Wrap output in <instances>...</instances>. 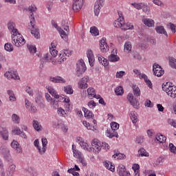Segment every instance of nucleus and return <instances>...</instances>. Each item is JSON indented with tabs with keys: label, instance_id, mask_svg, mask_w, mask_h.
<instances>
[{
	"label": "nucleus",
	"instance_id": "obj_1",
	"mask_svg": "<svg viewBox=\"0 0 176 176\" xmlns=\"http://www.w3.org/2000/svg\"><path fill=\"white\" fill-rule=\"evenodd\" d=\"M37 9L38 8H36V6H35V5L30 6L28 7V10L29 12H30V25L32 28V30H30L31 34L32 35H34V38H36V39H39V38H41V34H39V29L35 28V17L34 16L33 12H36Z\"/></svg>",
	"mask_w": 176,
	"mask_h": 176
},
{
	"label": "nucleus",
	"instance_id": "obj_2",
	"mask_svg": "<svg viewBox=\"0 0 176 176\" xmlns=\"http://www.w3.org/2000/svg\"><path fill=\"white\" fill-rule=\"evenodd\" d=\"M76 76L78 78L80 77V75L85 74L87 68L86 67V65L85 64V60L83 59H80L76 64Z\"/></svg>",
	"mask_w": 176,
	"mask_h": 176
},
{
	"label": "nucleus",
	"instance_id": "obj_3",
	"mask_svg": "<svg viewBox=\"0 0 176 176\" xmlns=\"http://www.w3.org/2000/svg\"><path fill=\"white\" fill-rule=\"evenodd\" d=\"M0 153L3 155L5 160H7L9 163H13L12 155H10V151L6 146H1L0 147Z\"/></svg>",
	"mask_w": 176,
	"mask_h": 176
},
{
	"label": "nucleus",
	"instance_id": "obj_4",
	"mask_svg": "<svg viewBox=\"0 0 176 176\" xmlns=\"http://www.w3.org/2000/svg\"><path fill=\"white\" fill-rule=\"evenodd\" d=\"M91 146L93 148L94 151H96V152H100V151H101V148H104V149H107L108 151H109V144L105 143V142H102V146H100V144H98V140L97 139H94L92 142H91Z\"/></svg>",
	"mask_w": 176,
	"mask_h": 176
},
{
	"label": "nucleus",
	"instance_id": "obj_5",
	"mask_svg": "<svg viewBox=\"0 0 176 176\" xmlns=\"http://www.w3.org/2000/svg\"><path fill=\"white\" fill-rule=\"evenodd\" d=\"M153 72L155 76H157L158 78H160V76H162V75H164V70H163V68L162 67V66H160L157 63L153 64Z\"/></svg>",
	"mask_w": 176,
	"mask_h": 176
},
{
	"label": "nucleus",
	"instance_id": "obj_6",
	"mask_svg": "<svg viewBox=\"0 0 176 176\" xmlns=\"http://www.w3.org/2000/svg\"><path fill=\"white\" fill-rule=\"evenodd\" d=\"M51 45L52 46V50L50 49V53H47L45 54V58L47 60V61H52V57H57V54L58 53V51L54 50V48H56V46L53 45V43H52Z\"/></svg>",
	"mask_w": 176,
	"mask_h": 176
},
{
	"label": "nucleus",
	"instance_id": "obj_7",
	"mask_svg": "<svg viewBox=\"0 0 176 176\" xmlns=\"http://www.w3.org/2000/svg\"><path fill=\"white\" fill-rule=\"evenodd\" d=\"M104 2H105V0H97L96 1L94 7L95 16H98V14H100V12H101V8L104 6Z\"/></svg>",
	"mask_w": 176,
	"mask_h": 176
},
{
	"label": "nucleus",
	"instance_id": "obj_8",
	"mask_svg": "<svg viewBox=\"0 0 176 176\" xmlns=\"http://www.w3.org/2000/svg\"><path fill=\"white\" fill-rule=\"evenodd\" d=\"M127 100L132 107H134L136 109H138V107H140V102H138V100H137V98H135L133 94H128Z\"/></svg>",
	"mask_w": 176,
	"mask_h": 176
},
{
	"label": "nucleus",
	"instance_id": "obj_9",
	"mask_svg": "<svg viewBox=\"0 0 176 176\" xmlns=\"http://www.w3.org/2000/svg\"><path fill=\"white\" fill-rule=\"evenodd\" d=\"M12 43L16 47H20V46H23L25 45V39L23 37H19L18 36H13L12 37Z\"/></svg>",
	"mask_w": 176,
	"mask_h": 176
},
{
	"label": "nucleus",
	"instance_id": "obj_10",
	"mask_svg": "<svg viewBox=\"0 0 176 176\" xmlns=\"http://www.w3.org/2000/svg\"><path fill=\"white\" fill-rule=\"evenodd\" d=\"M14 171H16V165L11 164L7 168L6 173H5V171H1V176H13V173H14Z\"/></svg>",
	"mask_w": 176,
	"mask_h": 176
},
{
	"label": "nucleus",
	"instance_id": "obj_11",
	"mask_svg": "<svg viewBox=\"0 0 176 176\" xmlns=\"http://www.w3.org/2000/svg\"><path fill=\"white\" fill-rule=\"evenodd\" d=\"M100 49L102 53H107L109 51V46L107 43V38H102L100 41Z\"/></svg>",
	"mask_w": 176,
	"mask_h": 176
},
{
	"label": "nucleus",
	"instance_id": "obj_12",
	"mask_svg": "<svg viewBox=\"0 0 176 176\" xmlns=\"http://www.w3.org/2000/svg\"><path fill=\"white\" fill-rule=\"evenodd\" d=\"M0 136L5 141H8V140H9V131H8V128L5 126H0Z\"/></svg>",
	"mask_w": 176,
	"mask_h": 176
},
{
	"label": "nucleus",
	"instance_id": "obj_13",
	"mask_svg": "<svg viewBox=\"0 0 176 176\" xmlns=\"http://www.w3.org/2000/svg\"><path fill=\"white\" fill-rule=\"evenodd\" d=\"M116 54H118V50H113L111 54L108 57L109 61H111V63H116L117 61H119L120 58H119Z\"/></svg>",
	"mask_w": 176,
	"mask_h": 176
},
{
	"label": "nucleus",
	"instance_id": "obj_14",
	"mask_svg": "<svg viewBox=\"0 0 176 176\" xmlns=\"http://www.w3.org/2000/svg\"><path fill=\"white\" fill-rule=\"evenodd\" d=\"M11 146L16 151V153H23V148L17 141L13 140L11 143Z\"/></svg>",
	"mask_w": 176,
	"mask_h": 176
},
{
	"label": "nucleus",
	"instance_id": "obj_15",
	"mask_svg": "<svg viewBox=\"0 0 176 176\" xmlns=\"http://www.w3.org/2000/svg\"><path fill=\"white\" fill-rule=\"evenodd\" d=\"M168 91L166 94L168 96H170L172 98H175L176 97V87L173 85V83L170 84V86H168Z\"/></svg>",
	"mask_w": 176,
	"mask_h": 176
},
{
	"label": "nucleus",
	"instance_id": "obj_16",
	"mask_svg": "<svg viewBox=\"0 0 176 176\" xmlns=\"http://www.w3.org/2000/svg\"><path fill=\"white\" fill-rule=\"evenodd\" d=\"M89 82V77H84L78 82L80 89H87L89 85H87Z\"/></svg>",
	"mask_w": 176,
	"mask_h": 176
},
{
	"label": "nucleus",
	"instance_id": "obj_17",
	"mask_svg": "<svg viewBox=\"0 0 176 176\" xmlns=\"http://www.w3.org/2000/svg\"><path fill=\"white\" fill-rule=\"evenodd\" d=\"M118 174L120 176H130V172L126 170V166L124 165L118 166Z\"/></svg>",
	"mask_w": 176,
	"mask_h": 176
},
{
	"label": "nucleus",
	"instance_id": "obj_18",
	"mask_svg": "<svg viewBox=\"0 0 176 176\" xmlns=\"http://www.w3.org/2000/svg\"><path fill=\"white\" fill-rule=\"evenodd\" d=\"M87 58L89 60V65L91 67L94 66V55L93 54V51L91 50L87 52Z\"/></svg>",
	"mask_w": 176,
	"mask_h": 176
},
{
	"label": "nucleus",
	"instance_id": "obj_19",
	"mask_svg": "<svg viewBox=\"0 0 176 176\" xmlns=\"http://www.w3.org/2000/svg\"><path fill=\"white\" fill-rule=\"evenodd\" d=\"M155 31L157 34L165 35V36H166V38H168V34H167L166 29H164V27H163L162 25L156 26Z\"/></svg>",
	"mask_w": 176,
	"mask_h": 176
},
{
	"label": "nucleus",
	"instance_id": "obj_20",
	"mask_svg": "<svg viewBox=\"0 0 176 176\" xmlns=\"http://www.w3.org/2000/svg\"><path fill=\"white\" fill-rule=\"evenodd\" d=\"M83 6V0L82 1L74 2L72 6V9L74 12H79L80 9H82Z\"/></svg>",
	"mask_w": 176,
	"mask_h": 176
},
{
	"label": "nucleus",
	"instance_id": "obj_21",
	"mask_svg": "<svg viewBox=\"0 0 176 176\" xmlns=\"http://www.w3.org/2000/svg\"><path fill=\"white\" fill-rule=\"evenodd\" d=\"M82 111L85 113V117L87 118V119H94V114L93 112L85 107H82Z\"/></svg>",
	"mask_w": 176,
	"mask_h": 176
},
{
	"label": "nucleus",
	"instance_id": "obj_22",
	"mask_svg": "<svg viewBox=\"0 0 176 176\" xmlns=\"http://www.w3.org/2000/svg\"><path fill=\"white\" fill-rule=\"evenodd\" d=\"M47 89L50 94H51L52 97H54V98H56V100H58V98H60V95L57 94V92L56 91V90L54 89L53 87H48Z\"/></svg>",
	"mask_w": 176,
	"mask_h": 176
},
{
	"label": "nucleus",
	"instance_id": "obj_23",
	"mask_svg": "<svg viewBox=\"0 0 176 176\" xmlns=\"http://www.w3.org/2000/svg\"><path fill=\"white\" fill-rule=\"evenodd\" d=\"M50 82H54V83H65V80H64L62 77L56 76L50 78Z\"/></svg>",
	"mask_w": 176,
	"mask_h": 176
},
{
	"label": "nucleus",
	"instance_id": "obj_24",
	"mask_svg": "<svg viewBox=\"0 0 176 176\" xmlns=\"http://www.w3.org/2000/svg\"><path fill=\"white\" fill-rule=\"evenodd\" d=\"M79 145H80L81 148L85 151H87L88 152H91V147H89V144L85 142L84 140H81L79 142Z\"/></svg>",
	"mask_w": 176,
	"mask_h": 176
},
{
	"label": "nucleus",
	"instance_id": "obj_25",
	"mask_svg": "<svg viewBox=\"0 0 176 176\" xmlns=\"http://www.w3.org/2000/svg\"><path fill=\"white\" fill-rule=\"evenodd\" d=\"M25 105H26V108L28 109V108H31V112H33L34 113H36L38 112V110L36 109V107L35 106H32L31 103H30V101L28 100H25Z\"/></svg>",
	"mask_w": 176,
	"mask_h": 176
},
{
	"label": "nucleus",
	"instance_id": "obj_26",
	"mask_svg": "<svg viewBox=\"0 0 176 176\" xmlns=\"http://www.w3.org/2000/svg\"><path fill=\"white\" fill-rule=\"evenodd\" d=\"M41 142L43 144V148H41V152H40V155H44L45 152H46V148H47V139L42 138Z\"/></svg>",
	"mask_w": 176,
	"mask_h": 176
},
{
	"label": "nucleus",
	"instance_id": "obj_27",
	"mask_svg": "<svg viewBox=\"0 0 176 176\" xmlns=\"http://www.w3.org/2000/svg\"><path fill=\"white\" fill-rule=\"evenodd\" d=\"M57 31H58L62 39L65 41H68V34L67 32L62 30L61 28H58Z\"/></svg>",
	"mask_w": 176,
	"mask_h": 176
},
{
	"label": "nucleus",
	"instance_id": "obj_28",
	"mask_svg": "<svg viewBox=\"0 0 176 176\" xmlns=\"http://www.w3.org/2000/svg\"><path fill=\"white\" fill-rule=\"evenodd\" d=\"M133 94L135 97H140L141 96V90L140 89V87H137V85H133Z\"/></svg>",
	"mask_w": 176,
	"mask_h": 176
},
{
	"label": "nucleus",
	"instance_id": "obj_29",
	"mask_svg": "<svg viewBox=\"0 0 176 176\" xmlns=\"http://www.w3.org/2000/svg\"><path fill=\"white\" fill-rule=\"evenodd\" d=\"M88 96L90 100H93L96 97V89L94 88L89 87L87 90Z\"/></svg>",
	"mask_w": 176,
	"mask_h": 176
},
{
	"label": "nucleus",
	"instance_id": "obj_30",
	"mask_svg": "<svg viewBox=\"0 0 176 176\" xmlns=\"http://www.w3.org/2000/svg\"><path fill=\"white\" fill-rule=\"evenodd\" d=\"M104 166L106 167V168H107L112 173H113V171H115V165L113 164H112V162H104Z\"/></svg>",
	"mask_w": 176,
	"mask_h": 176
},
{
	"label": "nucleus",
	"instance_id": "obj_31",
	"mask_svg": "<svg viewBox=\"0 0 176 176\" xmlns=\"http://www.w3.org/2000/svg\"><path fill=\"white\" fill-rule=\"evenodd\" d=\"M98 60L100 64L104 65V67H108V65H109V62H108V60L102 57V56H98Z\"/></svg>",
	"mask_w": 176,
	"mask_h": 176
},
{
	"label": "nucleus",
	"instance_id": "obj_32",
	"mask_svg": "<svg viewBox=\"0 0 176 176\" xmlns=\"http://www.w3.org/2000/svg\"><path fill=\"white\" fill-rule=\"evenodd\" d=\"M122 30L123 31H127V30H134V25L129 22H127L126 24L123 23Z\"/></svg>",
	"mask_w": 176,
	"mask_h": 176
},
{
	"label": "nucleus",
	"instance_id": "obj_33",
	"mask_svg": "<svg viewBox=\"0 0 176 176\" xmlns=\"http://www.w3.org/2000/svg\"><path fill=\"white\" fill-rule=\"evenodd\" d=\"M129 116H130V118L132 120V123H133V124H135L138 119L137 113L135 111H131Z\"/></svg>",
	"mask_w": 176,
	"mask_h": 176
},
{
	"label": "nucleus",
	"instance_id": "obj_34",
	"mask_svg": "<svg viewBox=\"0 0 176 176\" xmlns=\"http://www.w3.org/2000/svg\"><path fill=\"white\" fill-rule=\"evenodd\" d=\"M32 124L36 131H41L42 130V126L37 120H34Z\"/></svg>",
	"mask_w": 176,
	"mask_h": 176
},
{
	"label": "nucleus",
	"instance_id": "obj_35",
	"mask_svg": "<svg viewBox=\"0 0 176 176\" xmlns=\"http://www.w3.org/2000/svg\"><path fill=\"white\" fill-rule=\"evenodd\" d=\"M169 60V65L171 67V68H175L176 69V59L175 58L170 56L168 58Z\"/></svg>",
	"mask_w": 176,
	"mask_h": 176
},
{
	"label": "nucleus",
	"instance_id": "obj_36",
	"mask_svg": "<svg viewBox=\"0 0 176 176\" xmlns=\"http://www.w3.org/2000/svg\"><path fill=\"white\" fill-rule=\"evenodd\" d=\"M139 156H145L146 157H149V153L145 150L144 148H140V149L138 151Z\"/></svg>",
	"mask_w": 176,
	"mask_h": 176
},
{
	"label": "nucleus",
	"instance_id": "obj_37",
	"mask_svg": "<svg viewBox=\"0 0 176 176\" xmlns=\"http://www.w3.org/2000/svg\"><path fill=\"white\" fill-rule=\"evenodd\" d=\"M143 23L145 25H147V27H153V25H155V22L152 19H144Z\"/></svg>",
	"mask_w": 176,
	"mask_h": 176
},
{
	"label": "nucleus",
	"instance_id": "obj_38",
	"mask_svg": "<svg viewBox=\"0 0 176 176\" xmlns=\"http://www.w3.org/2000/svg\"><path fill=\"white\" fill-rule=\"evenodd\" d=\"M115 93L116 96H123V93H124V91L123 89V87L120 86L115 89Z\"/></svg>",
	"mask_w": 176,
	"mask_h": 176
},
{
	"label": "nucleus",
	"instance_id": "obj_39",
	"mask_svg": "<svg viewBox=\"0 0 176 176\" xmlns=\"http://www.w3.org/2000/svg\"><path fill=\"white\" fill-rule=\"evenodd\" d=\"M113 25L116 28H123V23H122V19H118L117 21H115Z\"/></svg>",
	"mask_w": 176,
	"mask_h": 176
},
{
	"label": "nucleus",
	"instance_id": "obj_40",
	"mask_svg": "<svg viewBox=\"0 0 176 176\" xmlns=\"http://www.w3.org/2000/svg\"><path fill=\"white\" fill-rule=\"evenodd\" d=\"M90 32L91 34L94 35V36H98V35H100V31H98V29H97L96 26H93L91 28Z\"/></svg>",
	"mask_w": 176,
	"mask_h": 176
},
{
	"label": "nucleus",
	"instance_id": "obj_41",
	"mask_svg": "<svg viewBox=\"0 0 176 176\" xmlns=\"http://www.w3.org/2000/svg\"><path fill=\"white\" fill-rule=\"evenodd\" d=\"M65 93L67 94H74V89H72V86L68 85L64 87Z\"/></svg>",
	"mask_w": 176,
	"mask_h": 176
},
{
	"label": "nucleus",
	"instance_id": "obj_42",
	"mask_svg": "<svg viewBox=\"0 0 176 176\" xmlns=\"http://www.w3.org/2000/svg\"><path fill=\"white\" fill-rule=\"evenodd\" d=\"M12 122H14V123L19 124L20 123V117L17 114L14 113L12 116Z\"/></svg>",
	"mask_w": 176,
	"mask_h": 176
},
{
	"label": "nucleus",
	"instance_id": "obj_43",
	"mask_svg": "<svg viewBox=\"0 0 176 176\" xmlns=\"http://www.w3.org/2000/svg\"><path fill=\"white\" fill-rule=\"evenodd\" d=\"M111 129L113 131V133H115V131H116V130H118L119 129V124H118L116 122H113L111 123Z\"/></svg>",
	"mask_w": 176,
	"mask_h": 176
},
{
	"label": "nucleus",
	"instance_id": "obj_44",
	"mask_svg": "<svg viewBox=\"0 0 176 176\" xmlns=\"http://www.w3.org/2000/svg\"><path fill=\"white\" fill-rule=\"evenodd\" d=\"M4 49L6 50V52H13V45L7 43L4 45Z\"/></svg>",
	"mask_w": 176,
	"mask_h": 176
},
{
	"label": "nucleus",
	"instance_id": "obj_45",
	"mask_svg": "<svg viewBox=\"0 0 176 176\" xmlns=\"http://www.w3.org/2000/svg\"><path fill=\"white\" fill-rule=\"evenodd\" d=\"M157 141H158L160 143L166 142V140H167V138L166 136L160 134V135L156 137Z\"/></svg>",
	"mask_w": 176,
	"mask_h": 176
},
{
	"label": "nucleus",
	"instance_id": "obj_46",
	"mask_svg": "<svg viewBox=\"0 0 176 176\" xmlns=\"http://www.w3.org/2000/svg\"><path fill=\"white\" fill-rule=\"evenodd\" d=\"M73 155L74 157H77V159H79V157H81L83 156L82 153L76 149H73Z\"/></svg>",
	"mask_w": 176,
	"mask_h": 176
},
{
	"label": "nucleus",
	"instance_id": "obj_47",
	"mask_svg": "<svg viewBox=\"0 0 176 176\" xmlns=\"http://www.w3.org/2000/svg\"><path fill=\"white\" fill-rule=\"evenodd\" d=\"M132 6L134 7L138 10H141L144 4L142 3H132Z\"/></svg>",
	"mask_w": 176,
	"mask_h": 176
},
{
	"label": "nucleus",
	"instance_id": "obj_48",
	"mask_svg": "<svg viewBox=\"0 0 176 176\" xmlns=\"http://www.w3.org/2000/svg\"><path fill=\"white\" fill-rule=\"evenodd\" d=\"M107 137H109V138H113V137H116V138H119V135L118 134L117 132L114 131V133H111V131L107 129Z\"/></svg>",
	"mask_w": 176,
	"mask_h": 176
},
{
	"label": "nucleus",
	"instance_id": "obj_49",
	"mask_svg": "<svg viewBox=\"0 0 176 176\" xmlns=\"http://www.w3.org/2000/svg\"><path fill=\"white\" fill-rule=\"evenodd\" d=\"M171 83L172 82H166V84H162V90L164 91H166V93H167L168 91V89H170V87L168 86H171Z\"/></svg>",
	"mask_w": 176,
	"mask_h": 176
},
{
	"label": "nucleus",
	"instance_id": "obj_50",
	"mask_svg": "<svg viewBox=\"0 0 176 176\" xmlns=\"http://www.w3.org/2000/svg\"><path fill=\"white\" fill-rule=\"evenodd\" d=\"M96 105H98V103H96V102H94V100H90L88 102V107H89V108H90V109H94V107Z\"/></svg>",
	"mask_w": 176,
	"mask_h": 176
},
{
	"label": "nucleus",
	"instance_id": "obj_51",
	"mask_svg": "<svg viewBox=\"0 0 176 176\" xmlns=\"http://www.w3.org/2000/svg\"><path fill=\"white\" fill-rule=\"evenodd\" d=\"M28 48L29 49V52L32 54L36 53V47L35 45H28Z\"/></svg>",
	"mask_w": 176,
	"mask_h": 176
},
{
	"label": "nucleus",
	"instance_id": "obj_52",
	"mask_svg": "<svg viewBox=\"0 0 176 176\" xmlns=\"http://www.w3.org/2000/svg\"><path fill=\"white\" fill-rule=\"evenodd\" d=\"M34 146H36L38 151V153L41 154V152H42V148H41V146H39V140L36 139L34 142Z\"/></svg>",
	"mask_w": 176,
	"mask_h": 176
},
{
	"label": "nucleus",
	"instance_id": "obj_53",
	"mask_svg": "<svg viewBox=\"0 0 176 176\" xmlns=\"http://www.w3.org/2000/svg\"><path fill=\"white\" fill-rule=\"evenodd\" d=\"M82 124L87 127V130H94V126L90 125V123L87 122V121H83Z\"/></svg>",
	"mask_w": 176,
	"mask_h": 176
},
{
	"label": "nucleus",
	"instance_id": "obj_54",
	"mask_svg": "<svg viewBox=\"0 0 176 176\" xmlns=\"http://www.w3.org/2000/svg\"><path fill=\"white\" fill-rule=\"evenodd\" d=\"M124 49L125 50H128V52H131V43L126 42L124 46Z\"/></svg>",
	"mask_w": 176,
	"mask_h": 176
},
{
	"label": "nucleus",
	"instance_id": "obj_55",
	"mask_svg": "<svg viewBox=\"0 0 176 176\" xmlns=\"http://www.w3.org/2000/svg\"><path fill=\"white\" fill-rule=\"evenodd\" d=\"M169 150L171 153H174V155L176 154V147L173 143L169 144Z\"/></svg>",
	"mask_w": 176,
	"mask_h": 176
},
{
	"label": "nucleus",
	"instance_id": "obj_56",
	"mask_svg": "<svg viewBox=\"0 0 176 176\" xmlns=\"http://www.w3.org/2000/svg\"><path fill=\"white\" fill-rule=\"evenodd\" d=\"M67 173L72 174L74 176H80L79 173L75 171V168L68 169Z\"/></svg>",
	"mask_w": 176,
	"mask_h": 176
},
{
	"label": "nucleus",
	"instance_id": "obj_57",
	"mask_svg": "<svg viewBox=\"0 0 176 176\" xmlns=\"http://www.w3.org/2000/svg\"><path fill=\"white\" fill-rule=\"evenodd\" d=\"M16 27V24L13 21H9L8 23V28L10 31H12Z\"/></svg>",
	"mask_w": 176,
	"mask_h": 176
},
{
	"label": "nucleus",
	"instance_id": "obj_58",
	"mask_svg": "<svg viewBox=\"0 0 176 176\" xmlns=\"http://www.w3.org/2000/svg\"><path fill=\"white\" fill-rule=\"evenodd\" d=\"M144 105L147 107V108H153V103L150 100H146Z\"/></svg>",
	"mask_w": 176,
	"mask_h": 176
},
{
	"label": "nucleus",
	"instance_id": "obj_59",
	"mask_svg": "<svg viewBox=\"0 0 176 176\" xmlns=\"http://www.w3.org/2000/svg\"><path fill=\"white\" fill-rule=\"evenodd\" d=\"M11 79H20V77H19V73H17V71H14L12 72Z\"/></svg>",
	"mask_w": 176,
	"mask_h": 176
},
{
	"label": "nucleus",
	"instance_id": "obj_60",
	"mask_svg": "<svg viewBox=\"0 0 176 176\" xmlns=\"http://www.w3.org/2000/svg\"><path fill=\"white\" fill-rule=\"evenodd\" d=\"M12 133L14 135H20L21 134V130L19 127H16V129L12 131Z\"/></svg>",
	"mask_w": 176,
	"mask_h": 176
},
{
	"label": "nucleus",
	"instance_id": "obj_61",
	"mask_svg": "<svg viewBox=\"0 0 176 176\" xmlns=\"http://www.w3.org/2000/svg\"><path fill=\"white\" fill-rule=\"evenodd\" d=\"M124 74H126V73L123 71L118 72L116 74V78H119L120 79H122V78H123V75H124Z\"/></svg>",
	"mask_w": 176,
	"mask_h": 176
},
{
	"label": "nucleus",
	"instance_id": "obj_62",
	"mask_svg": "<svg viewBox=\"0 0 176 176\" xmlns=\"http://www.w3.org/2000/svg\"><path fill=\"white\" fill-rule=\"evenodd\" d=\"M41 101H43V100L42 99V95L38 94L35 98V102L36 104H38V102H41Z\"/></svg>",
	"mask_w": 176,
	"mask_h": 176
},
{
	"label": "nucleus",
	"instance_id": "obj_63",
	"mask_svg": "<svg viewBox=\"0 0 176 176\" xmlns=\"http://www.w3.org/2000/svg\"><path fill=\"white\" fill-rule=\"evenodd\" d=\"M135 142H137V144H142V142H144V137L142 136L137 137L135 140Z\"/></svg>",
	"mask_w": 176,
	"mask_h": 176
},
{
	"label": "nucleus",
	"instance_id": "obj_64",
	"mask_svg": "<svg viewBox=\"0 0 176 176\" xmlns=\"http://www.w3.org/2000/svg\"><path fill=\"white\" fill-rule=\"evenodd\" d=\"M168 124H170V126H173V127H175L176 129V121L174 120L169 119L168 120Z\"/></svg>",
	"mask_w": 176,
	"mask_h": 176
}]
</instances>
